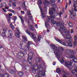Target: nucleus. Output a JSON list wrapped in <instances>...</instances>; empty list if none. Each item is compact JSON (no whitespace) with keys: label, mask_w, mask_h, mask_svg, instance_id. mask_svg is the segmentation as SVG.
Wrapping results in <instances>:
<instances>
[{"label":"nucleus","mask_w":77,"mask_h":77,"mask_svg":"<svg viewBox=\"0 0 77 77\" xmlns=\"http://www.w3.org/2000/svg\"><path fill=\"white\" fill-rule=\"evenodd\" d=\"M51 47H53V50L54 51V53L56 54V56L60 62L61 63H64V60L63 59L60 58V54L62 53V52L59 50V48L57 47L55 45H50Z\"/></svg>","instance_id":"obj_1"},{"label":"nucleus","mask_w":77,"mask_h":77,"mask_svg":"<svg viewBox=\"0 0 77 77\" xmlns=\"http://www.w3.org/2000/svg\"><path fill=\"white\" fill-rule=\"evenodd\" d=\"M37 74L38 75H35V77H41L42 75L44 76L45 74V71L43 70V69L42 68L41 65H38V66Z\"/></svg>","instance_id":"obj_2"},{"label":"nucleus","mask_w":77,"mask_h":77,"mask_svg":"<svg viewBox=\"0 0 77 77\" xmlns=\"http://www.w3.org/2000/svg\"><path fill=\"white\" fill-rule=\"evenodd\" d=\"M61 33L63 37L66 38V39H67L68 41L69 42L72 43V40L70 39L71 38V36L69 34V32H67V31H63Z\"/></svg>","instance_id":"obj_3"},{"label":"nucleus","mask_w":77,"mask_h":77,"mask_svg":"<svg viewBox=\"0 0 77 77\" xmlns=\"http://www.w3.org/2000/svg\"><path fill=\"white\" fill-rule=\"evenodd\" d=\"M68 57H69V59H74V60H72V62H75V65L74 66L77 68V60L75 59V57L72 55H68Z\"/></svg>","instance_id":"obj_4"},{"label":"nucleus","mask_w":77,"mask_h":77,"mask_svg":"<svg viewBox=\"0 0 77 77\" xmlns=\"http://www.w3.org/2000/svg\"><path fill=\"white\" fill-rule=\"evenodd\" d=\"M50 2H48L46 1H45L44 2V5L45 7V11L46 12H47V7L45 6H47V4L48 3L49 4H51V3H54L55 2V0H50Z\"/></svg>","instance_id":"obj_5"},{"label":"nucleus","mask_w":77,"mask_h":77,"mask_svg":"<svg viewBox=\"0 0 77 77\" xmlns=\"http://www.w3.org/2000/svg\"><path fill=\"white\" fill-rule=\"evenodd\" d=\"M32 44V42H29L28 43V46H26L25 48V50H24V49H23V48H21L20 49V51L21 50H22V51L23 52H26V51H28L29 50V46L30 45Z\"/></svg>","instance_id":"obj_6"},{"label":"nucleus","mask_w":77,"mask_h":77,"mask_svg":"<svg viewBox=\"0 0 77 77\" xmlns=\"http://www.w3.org/2000/svg\"><path fill=\"white\" fill-rule=\"evenodd\" d=\"M65 64L66 65V67L68 69H71L72 66V63H71L69 61H65Z\"/></svg>","instance_id":"obj_7"},{"label":"nucleus","mask_w":77,"mask_h":77,"mask_svg":"<svg viewBox=\"0 0 77 77\" xmlns=\"http://www.w3.org/2000/svg\"><path fill=\"white\" fill-rule=\"evenodd\" d=\"M73 4L74 11L75 12H76L77 10L75 9H76V7L77 6V0H73Z\"/></svg>","instance_id":"obj_8"},{"label":"nucleus","mask_w":77,"mask_h":77,"mask_svg":"<svg viewBox=\"0 0 77 77\" xmlns=\"http://www.w3.org/2000/svg\"><path fill=\"white\" fill-rule=\"evenodd\" d=\"M8 15L9 16L7 15L6 17H7L8 22V23H10L11 22V17H12V14H8Z\"/></svg>","instance_id":"obj_9"},{"label":"nucleus","mask_w":77,"mask_h":77,"mask_svg":"<svg viewBox=\"0 0 77 77\" xmlns=\"http://www.w3.org/2000/svg\"><path fill=\"white\" fill-rule=\"evenodd\" d=\"M12 35H13L12 32L11 30H9L8 32V38H11L12 37Z\"/></svg>","instance_id":"obj_10"},{"label":"nucleus","mask_w":77,"mask_h":77,"mask_svg":"<svg viewBox=\"0 0 77 77\" xmlns=\"http://www.w3.org/2000/svg\"><path fill=\"white\" fill-rule=\"evenodd\" d=\"M55 39L58 42H59L60 44H62V45H66V44H67V43H62V41H60V40L58 39V38H55Z\"/></svg>","instance_id":"obj_11"},{"label":"nucleus","mask_w":77,"mask_h":77,"mask_svg":"<svg viewBox=\"0 0 77 77\" xmlns=\"http://www.w3.org/2000/svg\"><path fill=\"white\" fill-rule=\"evenodd\" d=\"M52 11H56V9H55L54 8H50L49 11V14L50 15H53V14Z\"/></svg>","instance_id":"obj_12"},{"label":"nucleus","mask_w":77,"mask_h":77,"mask_svg":"<svg viewBox=\"0 0 77 77\" xmlns=\"http://www.w3.org/2000/svg\"><path fill=\"white\" fill-rule=\"evenodd\" d=\"M58 14L57 13H56L54 15V16H50V17H48V19L49 20V19H55L54 17H56Z\"/></svg>","instance_id":"obj_13"},{"label":"nucleus","mask_w":77,"mask_h":77,"mask_svg":"<svg viewBox=\"0 0 77 77\" xmlns=\"http://www.w3.org/2000/svg\"><path fill=\"white\" fill-rule=\"evenodd\" d=\"M40 11H41V12L42 13V17L43 18H45V15L44 13V11L42 10V9L40 8Z\"/></svg>","instance_id":"obj_14"},{"label":"nucleus","mask_w":77,"mask_h":77,"mask_svg":"<svg viewBox=\"0 0 77 77\" xmlns=\"http://www.w3.org/2000/svg\"><path fill=\"white\" fill-rule=\"evenodd\" d=\"M66 52V53H71L72 54V53H73L74 51H73L72 50H66L65 51Z\"/></svg>","instance_id":"obj_15"},{"label":"nucleus","mask_w":77,"mask_h":77,"mask_svg":"<svg viewBox=\"0 0 77 77\" xmlns=\"http://www.w3.org/2000/svg\"><path fill=\"white\" fill-rule=\"evenodd\" d=\"M72 73L73 75H77V69H75V70H72Z\"/></svg>","instance_id":"obj_16"},{"label":"nucleus","mask_w":77,"mask_h":77,"mask_svg":"<svg viewBox=\"0 0 77 77\" xmlns=\"http://www.w3.org/2000/svg\"><path fill=\"white\" fill-rule=\"evenodd\" d=\"M13 70H14L13 71H10V72L11 74H14V73H15V71H16V69H15V67H13Z\"/></svg>","instance_id":"obj_17"},{"label":"nucleus","mask_w":77,"mask_h":77,"mask_svg":"<svg viewBox=\"0 0 77 77\" xmlns=\"http://www.w3.org/2000/svg\"><path fill=\"white\" fill-rule=\"evenodd\" d=\"M45 26H46V27H48H48H50V26L48 25V20H46L45 21Z\"/></svg>","instance_id":"obj_18"},{"label":"nucleus","mask_w":77,"mask_h":77,"mask_svg":"<svg viewBox=\"0 0 77 77\" xmlns=\"http://www.w3.org/2000/svg\"><path fill=\"white\" fill-rule=\"evenodd\" d=\"M0 77H9V75L7 74H6L5 75L0 74Z\"/></svg>","instance_id":"obj_19"},{"label":"nucleus","mask_w":77,"mask_h":77,"mask_svg":"<svg viewBox=\"0 0 77 77\" xmlns=\"http://www.w3.org/2000/svg\"><path fill=\"white\" fill-rule=\"evenodd\" d=\"M38 5L39 6V8L40 9H42L40 7V6H40V5H42V2L41 1V0H39L38 1Z\"/></svg>","instance_id":"obj_20"},{"label":"nucleus","mask_w":77,"mask_h":77,"mask_svg":"<svg viewBox=\"0 0 77 77\" xmlns=\"http://www.w3.org/2000/svg\"><path fill=\"white\" fill-rule=\"evenodd\" d=\"M23 39L24 41V42H26V41H27V38L25 36H22Z\"/></svg>","instance_id":"obj_21"},{"label":"nucleus","mask_w":77,"mask_h":77,"mask_svg":"<svg viewBox=\"0 0 77 77\" xmlns=\"http://www.w3.org/2000/svg\"><path fill=\"white\" fill-rule=\"evenodd\" d=\"M20 32H16L15 34V35L17 37V38H19L20 37Z\"/></svg>","instance_id":"obj_22"},{"label":"nucleus","mask_w":77,"mask_h":77,"mask_svg":"<svg viewBox=\"0 0 77 77\" xmlns=\"http://www.w3.org/2000/svg\"><path fill=\"white\" fill-rule=\"evenodd\" d=\"M8 12H12L13 14H15L16 13L15 11H14L13 10L9 9L8 10Z\"/></svg>","instance_id":"obj_23"},{"label":"nucleus","mask_w":77,"mask_h":77,"mask_svg":"<svg viewBox=\"0 0 77 77\" xmlns=\"http://www.w3.org/2000/svg\"><path fill=\"white\" fill-rule=\"evenodd\" d=\"M4 5H6V4L5 3H2L1 4V5L0 6V7L1 8H2V7H4Z\"/></svg>","instance_id":"obj_24"},{"label":"nucleus","mask_w":77,"mask_h":77,"mask_svg":"<svg viewBox=\"0 0 77 77\" xmlns=\"http://www.w3.org/2000/svg\"><path fill=\"white\" fill-rule=\"evenodd\" d=\"M19 18L21 20V21H22V23L23 25L24 26V20H23V18H22V17L21 16H19Z\"/></svg>","instance_id":"obj_25"},{"label":"nucleus","mask_w":77,"mask_h":77,"mask_svg":"<svg viewBox=\"0 0 77 77\" xmlns=\"http://www.w3.org/2000/svg\"><path fill=\"white\" fill-rule=\"evenodd\" d=\"M18 74L20 77H22L23 75V72H19Z\"/></svg>","instance_id":"obj_26"},{"label":"nucleus","mask_w":77,"mask_h":77,"mask_svg":"<svg viewBox=\"0 0 77 77\" xmlns=\"http://www.w3.org/2000/svg\"><path fill=\"white\" fill-rule=\"evenodd\" d=\"M31 35L33 38H34V39H36V35H35L33 33H32Z\"/></svg>","instance_id":"obj_27"},{"label":"nucleus","mask_w":77,"mask_h":77,"mask_svg":"<svg viewBox=\"0 0 77 77\" xmlns=\"http://www.w3.org/2000/svg\"><path fill=\"white\" fill-rule=\"evenodd\" d=\"M30 29L31 30H35V29L33 27L32 25H30Z\"/></svg>","instance_id":"obj_28"},{"label":"nucleus","mask_w":77,"mask_h":77,"mask_svg":"<svg viewBox=\"0 0 77 77\" xmlns=\"http://www.w3.org/2000/svg\"><path fill=\"white\" fill-rule=\"evenodd\" d=\"M56 71L57 73H59V72H60V69L58 68H57L56 70Z\"/></svg>","instance_id":"obj_29"},{"label":"nucleus","mask_w":77,"mask_h":77,"mask_svg":"<svg viewBox=\"0 0 77 77\" xmlns=\"http://www.w3.org/2000/svg\"><path fill=\"white\" fill-rule=\"evenodd\" d=\"M61 23H60V26H61L60 27V28L61 29H65V27H64V26H62V23H61Z\"/></svg>","instance_id":"obj_30"},{"label":"nucleus","mask_w":77,"mask_h":77,"mask_svg":"<svg viewBox=\"0 0 77 77\" xmlns=\"http://www.w3.org/2000/svg\"><path fill=\"white\" fill-rule=\"evenodd\" d=\"M30 57H32V56H33V54L32 53H29V55L28 56L29 58V57H30Z\"/></svg>","instance_id":"obj_31"},{"label":"nucleus","mask_w":77,"mask_h":77,"mask_svg":"<svg viewBox=\"0 0 77 77\" xmlns=\"http://www.w3.org/2000/svg\"><path fill=\"white\" fill-rule=\"evenodd\" d=\"M41 35H38V41H39L41 40Z\"/></svg>","instance_id":"obj_32"},{"label":"nucleus","mask_w":77,"mask_h":77,"mask_svg":"<svg viewBox=\"0 0 77 77\" xmlns=\"http://www.w3.org/2000/svg\"><path fill=\"white\" fill-rule=\"evenodd\" d=\"M51 23H53V24H55L56 23V21H55L53 20H51Z\"/></svg>","instance_id":"obj_33"},{"label":"nucleus","mask_w":77,"mask_h":77,"mask_svg":"<svg viewBox=\"0 0 77 77\" xmlns=\"http://www.w3.org/2000/svg\"><path fill=\"white\" fill-rule=\"evenodd\" d=\"M77 35H75L74 36V39L75 41H77Z\"/></svg>","instance_id":"obj_34"},{"label":"nucleus","mask_w":77,"mask_h":77,"mask_svg":"<svg viewBox=\"0 0 77 77\" xmlns=\"http://www.w3.org/2000/svg\"><path fill=\"white\" fill-rule=\"evenodd\" d=\"M12 4L14 7L17 6V5L15 4V2H12Z\"/></svg>","instance_id":"obj_35"},{"label":"nucleus","mask_w":77,"mask_h":77,"mask_svg":"<svg viewBox=\"0 0 77 77\" xmlns=\"http://www.w3.org/2000/svg\"><path fill=\"white\" fill-rule=\"evenodd\" d=\"M30 11H27V12H26V14L27 15H31V14H30Z\"/></svg>","instance_id":"obj_36"},{"label":"nucleus","mask_w":77,"mask_h":77,"mask_svg":"<svg viewBox=\"0 0 77 77\" xmlns=\"http://www.w3.org/2000/svg\"><path fill=\"white\" fill-rule=\"evenodd\" d=\"M68 45H69V47H72V44L71 43H68Z\"/></svg>","instance_id":"obj_37"},{"label":"nucleus","mask_w":77,"mask_h":77,"mask_svg":"<svg viewBox=\"0 0 77 77\" xmlns=\"http://www.w3.org/2000/svg\"><path fill=\"white\" fill-rule=\"evenodd\" d=\"M69 25L70 27H72L73 26V24L71 23H69Z\"/></svg>","instance_id":"obj_38"},{"label":"nucleus","mask_w":77,"mask_h":77,"mask_svg":"<svg viewBox=\"0 0 77 77\" xmlns=\"http://www.w3.org/2000/svg\"><path fill=\"white\" fill-rule=\"evenodd\" d=\"M2 35L3 36H6V33L5 32L4 33L2 32Z\"/></svg>","instance_id":"obj_39"},{"label":"nucleus","mask_w":77,"mask_h":77,"mask_svg":"<svg viewBox=\"0 0 77 77\" xmlns=\"http://www.w3.org/2000/svg\"><path fill=\"white\" fill-rule=\"evenodd\" d=\"M10 26L12 29H14V26H13V25L12 24V23H11L10 24Z\"/></svg>","instance_id":"obj_40"},{"label":"nucleus","mask_w":77,"mask_h":77,"mask_svg":"<svg viewBox=\"0 0 77 77\" xmlns=\"http://www.w3.org/2000/svg\"><path fill=\"white\" fill-rule=\"evenodd\" d=\"M29 17L30 20H31V21H33V18H32V16H30V17Z\"/></svg>","instance_id":"obj_41"},{"label":"nucleus","mask_w":77,"mask_h":77,"mask_svg":"<svg viewBox=\"0 0 77 77\" xmlns=\"http://www.w3.org/2000/svg\"><path fill=\"white\" fill-rule=\"evenodd\" d=\"M8 30V28H5L3 29V31H7Z\"/></svg>","instance_id":"obj_42"},{"label":"nucleus","mask_w":77,"mask_h":77,"mask_svg":"<svg viewBox=\"0 0 77 77\" xmlns=\"http://www.w3.org/2000/svg\"><path fill=\"white\" fill-rule=\"evenodd\" d=\"M25 32L26 33H27V34H28V35H30V32H29L27 30H26Z\"/></svg>","instance_id":"obj_43"},{"label":"nucleus","mask_w":77,"mask_h":77,"mask_svg":"<svg viewBox=\"0 0 77 77\" xmlns=\"http://www.w3.org/2000/svg\"><path fill=\"white\" fill-rule=\"evenodd\" d=\"M12 18H14V22H15V20H17V17L15 16H14L12 17Z\"/></svg>","instance_id":"obj_44"},{"label":"nucleus","mask_w":77,"mask_h":77,"mask_svg":"<svg viewBox=\"0 0 77 77\" xmlns=\"http://www.w3.org/2000/svg\"><path fill=\"white\" fill-rule=\"evenodd\" d=\"M70 31H71V33H73L74 32V29H70Z\"/></svg>","instance_id":"obj_45"},{"label":"nucleus","mask_w":77,"mask_h":77,"mask_svg":"<svg viewBox=\"0 0 77 77\" xmlns=\"http://www.w3.org/2000/svg\"><path fill=\"white\" fill-rule=\"evenodd\" d=\"M74 46L77 44V41H75L74 42Z\"/></svg>","instance_id":"obj_46"},{"label":"nucleus","mask_w":77,"mask_h":77,"mask_svg":"<svg viewBox=\"0 0 77 77\" xmlns=\"http://www.w3.org/2000/svg\"><path fill=\"white\" fill-rule=\"evenodd\" d=\"M69 12L71 14H72L74 13V11H69Z\"/></svg>","instance_id":"obj_47"},{"label":"nucleus","mask_w":77,"mask_h":77,"mask_svg":"<svg viewBox=\"0 0 77 77\" xmlns=\"http://www.w3.org/2000/svg\"><path fill=\"white\" fill-rule=\"evenodd\" d=\"M21 13L22 15H24V11H21Z\"/></svg>","instance_id":"obj_48"},{"label":"nucleus","mask_w":77,"mask_h":77,"mask_svg":"<svg viewBox=\"0 0 77 77\" xmlns=\"http://www.w3.org/2000/svg\"><path fill=\"white\" fill-rule=\"evenodd\" d=\"M58 2L59 3V2H60V3L62 2H63V0H58Z\"/></svg>","instance_id":"obj_49"},{"label":"nucleus","mask_w":77,"mask_h":77,"mask_svg":"<svg viewBox=\"0 0 77 77\" xmlns=\"http://www.w3.org/2000/svg\"><path fill=\"white\" fill-rule=\"evenodd\" d=\"M2 10L4 12H7V11H6V10H5V8H3L2 9Z\"/></svg>","instance_id":"obj_50"},{"label":"nucleus","mask_w":77,"mask_h":77,"mask_svg":"<svg viewBox=\"0 0 77 77\" xmlns=\"http://www.w3.org/2000/svg\"><path fill=\"white\" fill-rule=\"evenodd\" d=\"M2 10L4 12H7V11H6V10H5V8H3L2 9Z\"/></svg>","instance_id":"obj_51"},{"label":"nucleus","mask_w":77,"mask_h":77,"mask_svg":"<svg viewBox=\"0 0 77 77\" xmlns=\"http://www.w3.org/2000/svg\"><path fill=\"white\" fill-rule=\"evenodd\" d=\"M2 10L4 12H7V11H6V10H5V8H3L2 9Z\"/></svg>","instance_id":"obj_52"},{"label":"nucleus","mask_w":77,"mask_h":77,"mask_svg":"<svg viewBox=\"0 0 77 77\" xmlns=\"http://www.w3.org/2000/svg\"><path fill=\"white\" fill-rule=\"evenodd\" d=\"M8 6H9V7H11V6H12L11 4V3L9 4H8Z\"/></svg>","instance_id":"obj_53"},{"label":"nucleus","mask_w":77,"mask_h":77,"mask_svg":"<svg viewBox=\"0 0 77 77\" xmlns=\"http://www.w3.org/2000/svg\"><path fill=\"white\" fill-rule=\"evenodd\" d=\"M68 6V4L67 3L66 4V6L65 7V9H67V7Z\"/></svg>","instance_id":"obj_54"},{"label":"nucleus","mask_w":77,"mask_h":77,"mask_svg":"<svg viewBox=\"0 0 77 77\" xmlns=\"http://www.w3.org/2000/svg\"><path fill=\"white\" fill-rule=\"evenodd\" d=\"M16 30L18 32H20V30H19V29L17 28L16 29Z\"/></svg>","instance_id":"obj_55"},{"label":"nucleus","mask_w":77,"mask_h":77,"mask_svg":"<svg viewBox=\"0 0 77 77\" xmlns=\"http://www.w3.org/2000/svg\"><path fill=\"white\" fill-rule=\"evenodd\" d=\"M35 27L36 29H38V25L37 24H35Z\"/></svg>","instance_id":"obj_56"},{"label":"nucleus","mask_w":77,"mask_h":77,"mask_svg":"<svg viewBox=\"0 0 77 77\" xmlns=\"http://www.w3.org/2000/svg\"><path fill=\"white\" fill-rule=\"evenodd\" d=\"M5 9H9V8L8 7H5Z\"/></svg>","instance_id":"obj_57"},{"label":"nucleus","mask_w":77,"mask_h":77,"mask_svg":"<svg viewBox=\"0 0 77 77\" xmlns=\"http://www.w3.org/2000/svg\"><path fill=\"white\" fill-rule=\"evenodd\" d=\"M63 14V13H62L60 12L59 14V15H62V14Z\"/></svg>","instance_id":"obj_58"},{"label":"nucleus","mask_w":77,"mask_h":77,"mask_svg":"<svg viewBox=\"0 0 77 77\" xmlns=\"http://www.w3.org/2000/svg\"><path fill=\"white\" fill-rule=\"evenodd\" d=\"M39 60V58H37L36 59V61H38H38Z\"/></svg>","instance_id":"obj_59"},{"label":"nucleus","mask_w":77,"mask_h":77,"mask_svg":"<svg viewBox=\"0 0 77 77\" xmlns=\"http://www.w3.org/2000/svg\"><path fill=\"white\" fill-rule=\"evenodd\" d=\"M69 4H71V1H69Z\"/></svg>","instance_id":"obj_60"},{"label":"nucleus","mask_w":77,"mask_h":77,"mask_svg":"<svg viewBox=\"0 0 77 77\" xmlns=\"http://www.w3.org/2000/svg\"><path fill=\"white\" fill-rule=\"evenodd\" d=\"M53 65H56V63L55 62H53Z\"/></svg>","instance_id":"obj_61"},{"label":"nucleus","mask_w":77,"mask_h":77,"mask_svg":"<svg viewBox=\"0 0 77 77\" xmlns=\"http://www.w3.org/2000/svg\"><path fill=\"white\" fill-rule=\"evenodd\" d=\"M25 4L24 3L22 4V6H25Z\"/></svg>","instance_id":"obj_62"},{"label":"nucleus","mask_w":77,"mask_h":77,"mask_svg":"<svg viewBox=\"0 0 77 77\" xmlns=\"http://www.w3.org/2000/svg\"><path fill=\"white\" fill-rule=\"evenodd\" d=\"M33 69H34V70H35V71H36V70L35 69V68H33Z\"/></svg>","instance_id":"obj_63"},{"label":"nucleus","mask_w":77,"mask_h":77,"mask_svg":"<svg viewBox=\"0 0 77 77\" xmlns=\"http://www.w3.org/2000/svg\"><path fill=\"white\" fill-rule=\"evenodd\" d=\"M11 2H12V1H11V0H10L9 3H11Z\"/></svg>","instance_id":"obj_64"}]
</instances>
